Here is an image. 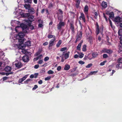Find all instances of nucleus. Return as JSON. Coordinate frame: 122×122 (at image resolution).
Here are the masks:
<instances>
[{
  "label": "nucleus",
  "mask_w": 122,
  "mask_h": 122,
  "mask_svg": "<svg viewBox=\"0 0 122 122\" xmlns=\"http://www.w3.org/2000/svg\"><path fill=\"white\" fill-rule=\"evenodd\" d=\"M38 87V86L37 85H35L34 86V87L32 88V90H36Z\"/></svg>",
  "instance_id": "864d4df0"
},
{
  "label": "nucleus",
  "mask_w": 122,
  "mask_h": 122,
  "mask_svg": "<svg viewBox=\"0 0 122 122\" xmlns=\"http://www.w3.org/2000/svg\"><path fill=\"white\" fill-rule=\"evenodd\" d=\"M45 72V68H43L41 69L40 71V73H42Z\"/></svg>",
  "instance_id": "79ce46f5"
},
{
  "label": "nucleus",
  "mask_w": 122,
  "mask_h": 122,
  "mask_svg": "<svg viewBox=\"0 0 122 122\" xmlns=\"http://www.w3.org/2000/svg\"><path fill=\"white\" fill-rule=\"evenodd\" d=\"M103 57V58H106L108 57V56L107 54H103L102 55Z\"/></svg>",
  "instance_id": "49530a36"
},
{
  "label": "nucleus",
  "mask_w": 122,
  "mask_h": 122,
  "mask_svg": "<svg viewBox=\"0 0 122 122\" xmlns=\"http://www.w3.org/2000/svg\"><path fill=\"white\" fill-rule=\"evenodd\" d=\"M92 66V63H90L88 64V65L86 66V68H89L91 67Z\"/></svg>",
  "instance_id": "c03bdc74"
},
{
  "label": "nucleus",
  "mask_w": 122,
  "mask_h": 122,
  "mask_svg": "<svg viewBox=\"0 0 122 122\" xmlns=\"http://www.w3.org/2000/svg\"><path fill=\"white\" fill-rule=\"evenodd\" d=\"M28 12L31 14H33L35 13L34 9L33 8H30L28 10Z\"/></svg>",
  "instance_id": "4468645a"
},
{
  "label": "nucleus",
  "mask_w": 122,
  "mask_h": 122,
  "mask_svg": "<svg viewBox=\"0 0 122 122\" xmlns=\"http://www.w3.org/2000/svg\"><path fill=\"white\" fill-rule=\"evenodd\" d=\"M64 22H60L58 25H57V28L58 29H60L64 25Z\"/></svg>",
  "instance_id": "423d86ee"
},
{
  "label": "nucleus",
  "mask_w": 122,
  "mask_h": 122,
  "mask_svg": "<svg viewBox=\"0 0 122 122\" xmlns=\"http://www.w3.org/2000/svg\"><path fill=\"white\" fill-rule=\"evenodd\" d=\"M34 16L33 15H29L28 17V21H26L27 22V23H30V24H31V22L33 21H34Z\"/></svg>",
  "instance_id": "f03ea898"
},
{
  "label": "nucleus",
  "mask_w": 122,
  "mask_h": 122,
  "mask_svg": "<svg viewBox=\"0 0 122 122\" xmlns=\"http://www.w3.org/2000/svg\"><path fill=\"white\" fill-rule=\"evenodd\" d=\"M103 15L104 17L105 18L106 20L107 21V17L105 15L104 13H103Z\"/></svg>",
  "instance_id": "0e129e2a"
},
{
  "label": "nucleus",
  "mask_w": 122,
  "mask_h": 122,
  "mask_svg": "<svg viewBox=\"0 0 122 122\" xmlns=\"http://www.w3.org/2000/svg\"><path fill=\"white\" fill-rule=\"evenodd\" d=\"M96 32L97 35H98L100 32L102 33L103 32V26L99 28L98 24L97 22L96 23Z\"/></svg>",
  "instance_id": "f257e3e1"
},
{
  "label": "nucleus",
  "mask_w": 122,
  "mask_h": 122,
  "mask_svg": "<svg viewBox=\"0 0 122 122\" xmlns=\"http://www.w3.org/2000/svg\"><path fill=\"white\" fill-rule=\"evenodd\" d=\"M61 69V67L60 66H59L57 68V70L58 71H60Z\"/></svg>",
  "instance_id": "13d9d810"
},
{
  "label": "nucleus",
  "mask_w": 122,
  "mask_h": 122,
  "mask_svg": "<svg viewBox=\"0 0 122 122\" xmlns=\"http://www.w3.org/2000/svg\"><path fill=\"white\" fill-rule=\"evenodd\" d=\"M70 29H71L72 32L73 33H74L75 32V31L74 25L71 23L70 24Z\"/></svg>",
  "instance_id": "a211bd4d"
},
{
  "label": "nucleus",
  "mask_w": 122,
  "mask_h": 122,
  "mask_svg": "<svg viewBox=\"0 0 122 122\" xmlns=\"http://www.w3.org/2000/svg\"><path fill=\"white\" fill-rule=\"evenodd\" d=\"M108 49L106 48H104L103 49V50L102 51H103V52L104 53H106L107 52V51Z\"/></svg>",
  "instance_id": "69168bd1"
},
{
  "label": "nucleus",
  "mask_w": 122,
  "mask_h": 122,
  "mask_svg": "<svg viewBox=\"0 0 122 122\" xmlns=\"http://www.w3.org/2000/svg\"><path fill=\"white\" fill-rule=\"evenodd\" d=\"M32 0H24V2L25 3L31 4Z\"/></svg>",
  "instance_id": "c756f323"
},
{
  "label": "nucleus",
  "mask_w": 122,
  "mask_h": 122,
  "mask_svg": "<svg viewBox=\"0 0 122 122\" xmlns=\"http://www.w3.org/2000/svg\"><path fill=\"white\" fill-rule=\"evenodd\" d=\"M109 15V17L110 18H113L114 17V14L113 12H112L110 13Z\"/></svg>",
  "instance_id": "cd10ccee"
},
{
  "label": "nucleus",
  "mask_w": 122,
  "mask_h": 122,
  "mask_svg": "<svg viewBox=\"0 0 122 122\" xmlns=\"http://www.w3.org/2000/svg\"><path fill=\"white\" fill-rule=\"evenodd\" d=\"M118 33L119 36H122V29H120L119 30Z\"/></svg>",
  "instance_id": "c9c22d12"
},
{
  "label": "nucleus",
  "mask_w": 122,
  "mask_h": 122,
  "mask_svg": "<svg viewBox=\"0 0 122 122\" xmlns=\"http://www.w3.org/2000/svg\"><path fill=\"white\" fill-rule=\"evenodd\" d=\"M47 73L49 74H52L54 73V72L50 70L48 71Z\"/></svg>",
  "instance_id": "ea45409f"
},
{
  "label": "nucleus",
  "mask_w": 122,
  "mask_h": 122,
  "mask_svg": "<svg viewBox=\"0 0 122 122\" xmlns=\"http://www.w3.org/2000/svg\"><path fill=\"white\" fill-rule=\"evenodd\" d=\"M86 35H90L92 34V31L91 29L88 27V29L86 30Z\"/></svg>",
  "instance_id": "f8f14e48"
},
{
  "label": "nucleus",
  "mask_w": 122,
  "mask_h": 122,
  "mask_svg": "<svg viewBox=\"0 0 122 122\" xmlns=\"http://www.w3.org/2000/svg\"><path fill=\"white\" fill-rule=\"evenodd\" d=\"M81 0H76V7L77 8L79 7V5H80Z\"/></svg>",
  "instance_id": "412c9836"
},
{
  "label": "nucleus",
  "mask_w": 122,
  "mask_h": 122,
  "mask_svg": "<svg viewBox=\"0 0 122 122\" xmlns=\"http://www.w3.org/2000/svg\"><path fill=\"white\" fill-rule=\"evenodd\" d=\"M88 7L87 5H86L84 8V12L86 13V12H88Z\"/></svg>",
  "instance_id": "6ab92c4d"
},
{
  "label": "nucleus",
  "mask_w": 122,
  "mask_h": 122,
  "mask_svg": "<svg viewBox=\"0 0 122 122\" xmlns=\"http://www.w3.org/2000/svg\"><path fill=\"white\" fill-rule=\"evenodd\" d=\"M24 6L26 9L28 10L30 8V5L29 4H25L24 5Z\"/></svg>",
  "instance_id": "5701e85b"
},
{
  "label": "nucleus",
  "mask_w": 122,
  "mask_h": 122,
  "mask_svg": "<svg viewBox=\"0 0 122 122\" xmlns=\"http://www.w3.org/2000/svg\"><path fill=\"white\" fill-rule=\"evenodd\" d=\"M27 24L28 26L30 27V29H31V30H33V29H34V26H33V25H31V24H30V23H27Z\"/></svg>",
  "instance_id": "bb28decb"
},
{
  "label": "nucleus",
  "mask_w": 122,
  "mask_h": 122,
  "mask_svg": "<svg viewBox=\"0 0 122 122\" xmlns=\"http://www.w3.org/2000/svg\"><path fill=\"white\" fill-rule=\"evenodd\" d=\"M49 59V57H48L46 56L44 60L45 61H46L48 60Z\"/></svg>",
  "instance_id": "bf43d9fd"
},
{
  "label": "nucleus",
  "mask_w": 122,
  "mask_h": 122,
  "mask_svg": "<svg viewBox=\"0 0 122 122\" xmlns=\"http://www.w3.org/2000/svg\"><path fill=\"white\" fill-rule=\"evenodd\" d=\"M58 19L59 20L60 22H61L63 21V16H59L58 17Z\"/></svg>",
  "instance_id": "72a5a7b5"
},
{
  "label": "nucleus",
  "mask_w": 122,
  "mask_h": 122,
  "mask_svg": "<svg viewBox=\"0 0 122 122\" xmlns=\"http://www.w3.org/2000/svg\"><path fill=\"white\" fill-rule=\"evenodd\" d=\"M82 32L81 31H79L77 35V40H80L82 37Z\"/></svg>",
  "instance_id": "7ed1b4c3"
},
{
  "label": "nucleus",
  "mask_w": 122,
  "mask_h": 122,
  "mask_svg": "<svg viewBox=\"0 0 122 122\" xmlns=\"http://www.w3.org/2000/svg\"><path fill=\"white\" fill-rule=\"evenodd\" d=\"M67 49V48L66 47L62 48L60 49V51H63L66 50Z\"/></svg>",
  "instance_id": "8fccbe9b"
},
{
  "label": "nucleus",
  "mask_w": 122,
  "mask_h": 122,
  "mask_svg": "<svg viewBox=\"0 0 122 122\" xmlns=\"http://www.w3.org/2000/svg\"><path fill=\"white\" fill-rule=\"evenodd\" d=\"M27 76L28 75H26L24 76L22 78H21L23 81L26 79V78H27Z\"/></svg>",
  "instance_id": "5fc2aeb1"
},
{
  "label": "nucleus",
  "mask_w": 122,
  "mask_h": 122,
  "mask_svg": "<svg viewBox=\"0 0 122 122\" xmlns=\"http://www.w3.org/2000/svg\"><path fill=\"white\" fill-rule=\"evenodd\" d=\"M39 67V65H35L34 66V68L36 69H37Z\"/></svg>",
  "instance_id": "338daca9"
},
{
  "label": "nucleus",
  "mask_w": 122,
  "mask_h": 122,
  "mask_svg": "<svg viewBox=\"0 0 122 122\" xmlns=\"http://www.w3.org/2000/svg\"><path fill=\"white\" fill-rule=\"evenodd\" d=\"M108 19L109 20V23H110V25L111 26V27H112V28H113V27H112V22L109 18Z\"/></svg>",
  "instance_id": "603ef678"
},
{
  "label": "nucleus",
  "mask_w": 122,
  "mask_h": 122,
  "mask_svg": "<svg viewBox=\"0 0 122 122\" xmlns=\"http://www.w3.org/2000/svg\"><path fill=\"white\" fill-rule=\"evenodd\" d=\"M53 5L52 3H50L49 5L48 8H51L53 7Z\"/></svg>",
  "instance_id": "4c0bfd02"
},
{
  "label": "nucleus",
  "mask_w": 122,
  "mask_h": 122,
  "mask_svg": "<svg viewBox=\"0 0 122 122\" xmlns=\"http://www.w3.org/2000/svg\"><path fill=\"white\" fill-rule=\"evenodd\" d=\"M81 43H79L77 47V49L78 50H80V48L81 47Z\"/></svg>",
  "instance_id": "a19ab883"
},
{
  "label": "nucleus",
  "mask_w": 122,
  "mask_h": 122,
  "mask_svg": "<svg viewBox=\"0 0 122 122\" xmlns=\"http://www.w3.org/2000/svg\"><path fill=\"white\" fill-rule=\"evenodd\" d=\"M43 23H39L38 24V27L39 28H41L43 26Z\"/></svg>",
  "instance_id": "4d7b16f0"
},
{
  "label": "nucleus",
  "mask_w": 122,
  "mask_h": 122,
  "mask_svg": "<svg viewBox=\"0 0 122 122\" xmlns=\"http://www.w3.org/2000/svg\"><path fill=\"white\" fill-rule=\"evenodd\" d=\"M18 35L20 38H23L25 35L24 33L21 32L19 33Z\"/></svg>",
  "instance_id": "2eb2a0df"
},
{
  "label": "nucleus",
  "mask_w": 122,
  "mask_h": 122,
  "mask_svg": "<svg viewBox=\"0 0 122 122\" xmlns=\"http://www.w3.org/2000/svg\"><path fill=\"white\" fill-rule=\"evenodd\" d=\"M38 75V73H36L34 74V77L35 78H36L37 77V76Z\"/></svg>",
  "instance_id": "e2e57ef3"
},
{
  "label": "nucleus",
  "mask_w": 122,
  "mask_h": 122,
  "mask_svg": "<svg viewBox=\"0 0 122 122\" xmlns=\"http://www.w3.org/2000/svg\"><path fill=\"white\" fill-rule=\"evenodd\" d=\"M70 67V66L68 64H66L65 66L64 69L65 70L67 71L68 70Z\"/></svg>",
  "instance_id": "aec40b11"
},
{
  "label": "nucleus",
  "mask_w": 122,
  "mask_h": 122,
  "mask_svg": "<svg viewBox=\"0 0 122 122\" xmlns=\"http://www.w3.org/2000/svg\"><path fill=\"white\" fill-rule=\"evenodd\" d=\"M51 78V76H49L46 77L45 79V81H47L49 80Z\"/></svg>",
  "instance_id": "de8ad7c7"
},
{
  "label": "nucleus",
  "mask_w": 122,
  "mask_h": 122,
  "mask_svg": "<svg viewBox=\"0 0 122 122\" xmlns=\"http://www.w3.org/2000/svg\"><path fill=\"white\" fill-rule=\"evenodd\" d=\"M15 65L16 67L18 68H20L22 65L21 62H18L17 63H15Z\"/></svg>",
  "instance_id": "1a4fd4ad"
},
{
  "label": "nucleus",
  "mask_w": 122,
  "mask_h": 122,
  "mask_svg": "<svg viewBox=\"0 0 122 122\" xmlns=\"http://www.w3.org/2000/svg\"><path fill=\"white\" fill-rule=\"evenodd\" d=\"M86 45H84L83 46V48H82V51H86Z\"/></svg>",
  "instance_id": "e433bc0d"
},
{
  "label": "nucleus",
  "mask_w": 122,
  "mask_h": 122,
  "mask_svg": "<svg viewBox=\"0 0 122 122\" xmlns=\"http://www.w3.org/2000/svg\"><path fill=\"white\" fill-rule=\"evenodd\" d=\"M93 37L92 36H90L87 39H88L89 41L91 42L92 40V39Z\"/></svg>",
  "instance_id": "37998d69"
},
{
  "label": "nucleus",
  "mask_w": 122,
  "mask_h": 122,
  "mask_svg": "<svg viewBox=\"0 0 122 122\" xmlns=\"http://www.w3.org/2000/svg\"><path fill=\"white\" fill-rule=\"evenodd\" d=\"M70 53V52L68 51L65 54L64 56L65 59H66L69 58Z\"/></svg>",
  "instance_id": "dca6fc26"
},
{
  "label": "nucleus",
  "mask_w": 122,
  "mask_h": 122,
  "mask_svg": "<svg viewBox=\"0 0 122 122\" xmlns=\"http://www.w3.org/2000/svg\"><path fill=\"white\" fill-rule=\"evenodd\" d=\"M61 43V40H59L56 45V47L57 48L59 47L60 46Z\"/></svg>",
  "instance_id": "b1692460"
},
{
  "label": "nucleus",
  "mask_w": 122,
  "mask_h": 122,
  "mask_svg": "<svg viewBox=\"0 0 122 122\" xmlns=\"http://www.w3.org/2000/svg\"><path fill=\"white\" fill-rule=\"evenodd\" d=\"M87 58H88V59L89 60H91L93 58L92 56L89 55H88Z\"/></svg>",
  "instance_id": "a18cd8bd"
},
{
  "label": "nucleus",
  "mask_w": 122,
  "mask_h": 122,
  "mask_svg": "<svg viewBox=\"0 0 122 122\" xmlns=\"http://www.w3.org/2000/svg\"><path fill=\"white\" fill-rule=\"evenodd\" d=\"M98 54L97 52H94L92 54V56L93 58L96 57L97 56Z\"/></svg>",
  "instance_id": "4be33fe9"
},
{
  "label": "nucleus",
  "mask_w": 122,
  "mask_h": 122,
  "mask_svg": "<svg viewBox=\"0 0 122 122\" xmlns=\"http://www.w3.org/2000/svg\"><path fill=\"white\" fill-rule=\"evenodd\" d=\"M60 57H61V61L62 62H63L64 61V60H65V58L64 59V56L60 55Z\"/></svg>",
  "instance_id": "58836bf2"
},
{
  "label": "nucleus",
  "mask_w": 122,
  "mask_h": 122,
  "mask_svg": "<svg viewBox=\"0 0 122 122\" xmlns=\"http://www.w3.org/2000/svg\"><path fill=\"white\" fill-rule=\"evenodd\" d=\"M94 14L95 15V18L96 19L97 18V17L98 15V12L96 10H94Z\"/></svg>",
  "instance_id": "a878e982"
},
{
  "label": "nucleus",
  "mask_w": 122,
  "mask_h": 122,
  "mask_svg": "<svg viewBox=\"0 0 122 122\" xmlns=\"http://www.w3.org/2000/svg\"><path fill=\"white\" fill-rule=\"evenodd\" d=\"M117 62L119 63H122V57L118 58L117 61Z\"/></svg>",
  "instance_id": "f704fd0d"
},
{
  "label": "nucleus",
  "mask_w": 122,
  "mask_h": 122,
  "mask_svg": "<svg viewBox=\"0 0 122 122\" xmlns=\"http://www.w3.org/2000/svg\"><path fill=\"white\" fill-rule=\"evenodd\" d=\"M58 11H59L60 14L62 15L63 14V11L61 9H59L58 10Z\"/></svg>",
  "instance_id": "09e8293b"
},
{
  "label": "nucleus",
  "mask_w": 122,
  "mask_h": 122,
  "mask_svg": "<svg viewBox=\"0 0 122 122\" xmlns=\"http://www.w3.org/2000/svg\"><path fill=\"white\" fill-rule=\"evenodd\" d=\"M56 40V38H53L49 42V46L48 47V49L50 50V47L52 46L54 43V42Z\"/></svg>",
  "instance_id": "20e7f679"
},
{
  "label": "nucleus",
  "mask_w": 122,
  "mask_h": 122,
  "mask_svg": "<svg viewBox=\"0 0 122 122\" xmlns=\"http://www.w3.org/2000/svg\"><path fill=\"white\" fill-rule=\"evenodd\" d=\"M78 63L80 64L83 65L85 63V62L81 61L78 62Z\"/></svg>",
  "instance_id": "680f3d73"
},
{
  "label": "nucleus",
  "mask_w": 122,
  "mask_h": 122,
  "mask_svg": "<svg viewBox=\"0 0 122 122\" xmlns=\"http://www.w3.org/2000/svg\"><path fill=\"white\" fill-rule=\"evenodd\" d=\"M47 37L49 39L51 38H55L56 36L55 35H48L47 36Z\"/></svg>",
  "instance_id": "2f4dec72"
},
{
  "label": "nucleus",
  "mask_w": 122,
  "mask_h": 122,
  "mask_svg": "<svg viewBox=\"0 0 122 122\" xmlns=\"http://www.w3.org/2000/svg\"><path fill=\"white\" fill-rule=\"evenodd\" d=\"M11 70V67L8 66H6L5 69V71L7 72L10 71Z\"/></svg>",
  "instance_id": "9b49d317"
},
{
  "label": "nucleus",
  "mask_w": 122,
  "mask_h": 122,
  "mask_svg": "<svg viewBox=\"0 0 122 122\" xmlns=\"http://www.w3.org/2000/svg\"><path fill=\"white\" fill-rule=\"evenodd\" d=\"M41 51L40 50H39L36 53V56H38L41 53Z\"/></svg>",
  "instance_id": "6e6d98bb"
},
{
  "label": "nucleus",
  "mask_w": 122,
  "mask_h": 122,
  "mask_svg": "<svg viewBox=\"0 0 122 122\" xmlns=\"http://www.w3.org/2000/svg\"><path fill=\"white\" fill-rule=\"evenodd\" d=\"M31 80L30 79H28L26 80L25 81V83H28V82L30 81Z\"/></svg>",
  "instance_id": "774afa93"
},
{
  "label": "nucleus",
  "mask_w": 122,
  "mask_h": 122,
  "mask_svg": "<svg viewBox=\"0 0 122 122\" xmlns=\"http://www.w3.org/2000/svg\"><path fill=\"white\" fill-rule=\"evenodd\" d=\"M101 5L102 7L105 8L107 6V3L106 2L103 1L101 4Z\"/></svg>",
  "instance_id": "f3484780"
},
{
  "label": "nucleus",
  "mask_w": 122,
  "mask_h": 122,
  "mask_svg": "<svg viewBox=\"0 0 122 122\" xmlns=\"http://www.w3.org/2000/svg\"><path fill=\"white\" fill-rule=\"evenodd\" d=\"M20 26L22 29L23 30V31L24 30H26L27 28V26L26 25L22 23L21 24Z\"/></svg>",
  "instance_id": "6e6552de"
},
{
  "label": "nucleus",
  "mask_w": 122,
  "mask_h": 122,
  "mask_svg": "<svg viewBox=\"0 0 122 122\" xmlns=\"http://www.w3.org/2000/svg\"><path fill=\"white\" fill-rule=\"evenodd\" d=\"M22 59L23 61L25 62H27L29 60L28 56L26 55L23 56L22 57Z\"/></svg>",
  "instance_id": "39448f33"
},
{
  "label": "nucleus",
  "mask_w": 122,
  "mask_h": 122,
  "mask_svg": "<svg viewBox=\"0 0 122 122\" xmlns=\"http://www.w3.org/2000/svg\"><path fill=\"white\" fill-rule=\"evenodd\" d=\"M84 55V54L81 53V55H79V57L80 58H82L83 57Z\"/></svg>",
  "instance_id": "052dcab7"
},
{
  "label": "nucleus",
  "mask_w": 122,
  "mask_h": 122,
  "mask_svg": "<svg viewBox=\"0 0 122 122\" xmlns=\"http://www.w3.org/2000/svg\"><path fill=\"white\" fill-rule=\"evenodd\" d=\"M107 53L109 54H111L113 52V51L112 50L110 49H107Z\"/></svg>",
  "instance_id": "473e14b6"
},
{
  "label": "nucleus",
  "mask_w": 122,
  "mask_h": 122,
  "mask_svg": "<svg viewBox=\"0 0 122 122\" xmlns=\"http://www.w3.org/2000/svg\"><path fill=\"white\" fill-rule=\"evenodd\" d=\"M25 46H31L30 41V40H29L27 42L25 43Z\"/></svg>",
  "instance_id": "393cba45"
},
{
  "label": "nucleus",
  "mask_w": 122,
  "mask_h": 122,
  "mask_svg": "<svg viewBox=\"0 0 122 122\" xmlns=\"http://www.w3.org/2000/svg\"><path fill=\"white\" fill-rule=\"evenodd\" d=\"M23 38H20L18 39L19 42L20 44H22L24 41V40Z\"/></svg>",
  "instance_id": "c85d7f7f"
},
{
  "label": "nucleus",
  "mask_w": 122,
  "mask_h": 122,
  "mask_svg": "<svg viewBox=\"0 0 122 122\" xmlns=\"http://www.w3.org/2000/svg\"><path fill=\"white\" fill-rule=\"evenodd\" d=\"M107 62L106 61H104L103 62L101 63L100 65L101 66H103L105 65V63H106Z\"/></svg>",
  "instance_id": "3c124183"
},
{
  "label": "nucleus",
  "mask_w": 122,
  "mask_h": 122,
  "mask_svg": "<svg viewBox=\"0 0 122 122\" xmlns=\"http://www.w3.org/2000/svg\"><path fill=\"white\" fill-rule=\"evenodd\" d=\"M30 15L29 13H23L21 14V17L24 18H27Z\"/></svg>",
  "instance_id": "ddd939ff"
},
{
  "label": "nucleus",
  "mask_w": 122,
  "mask_h": 122,
  "mask_svg": "<svg viewBox=\"0 0 122 122\" xmlns=\"http://www.w3.org/2000/svg\"><path fill=\"white\" fill-rule=\"evenodd\" d=\"M121 18L119 16L115 18L114 19V21L116 22H121Z\"/></svg>",
  "instance_id": "9d476101"
},
{
  "label": "nucleus",
  "mask_w": 122,
  "mask_h": 122,
  "mask_svg": "<svg viewBox=\"0 0 122 122\" xmlns=\"http://www.w3.org/2000/svg\"><path fill=\"white\" fill-rule=\"evenodd\" d=\"M116 67L118 69H122V65L119 63L116 65Z\"/></svg>",
  "instance_id": "7c9ffc66"
},
{
  "label": "nucleus",
  "mask_w": 122,
  "mask_h": 122,
  "mask_svg": "<svg viewBox=\"0 0 122 122\" xmlns=\"http://www.w3.org/2000/svg\"><path fill=\"white\" fill-rule=\"evenodd\" d=\"M79 18L81 20V19L82 18L84 22H85V16L84 15L83 13H81V16L79 17Z\"/></svg>",
  "instance_id": "0eeeda50"
}]
</instances>
